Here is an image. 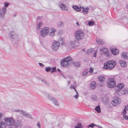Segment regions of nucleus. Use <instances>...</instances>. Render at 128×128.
<instances>
[{
  "label": "nucleus",
  "mask_w": 128,
  "mask_h": 128,
  "mask_svg": "<svg viewBox=\"0 0 128 128\" xmlns=\"http://www.w3.org/2000/svg\"><path fill=\"white\" fill-rule=\"evenodd\" d=\"M78 43L75 41H71L70 42V45L72 48H74L77 46Z\"/></svg>",
  "instance_id": "15"
},
{
  "label": "nucleus",
  "mask_w": 128,
  "mask_h": 128,
  "mask_svg": "<svg viewBox=\"0 0 128 128\" xmlns=\"http://www.w3.org/2000/svg\"><path fill=\"white\" fill-rule=\"evenodd\" d=\"M95 110L97 111L98 113H100V106H98L96 107Z\"/></svg>",
  "instance_id": "32"
},
{
  "label": "nucleus",
  "mask_w": 128,
  "mask_h": 128,
  "mask_svg": "<svg viewBox=\"0 0 128 128\" xmlns=\"http://www.w3.org/2000/svg\"><path fill=\"white\" fill-rule=\"evenodd\" d=\"M56 32V30L55 28H49L48 35L50 36L53 37L55 35V32Z\"/></svg>",
  "instance_id": "9"
},
{
  "label": "nucleus",
  "mask_w": 128,
  "mask_h": 128,
  "mask_svg": "<svg viewBox=\"0 0 128 128\" xmlns=\"http://www.w3.org/2000/svg\"><path fill=\"white\" fill-rule=\"evenodd\" d=\"M95 126H97V125L94 124V123H92L91 124H90L88 125L89 126H90V127L92 128H94V127Z\"/></svg>",
  "instance_id": "45"
},
{
  "label": "nucleus",
  "mask_w": 128,
  "mask_h": 128,
  "mask_svg": "<svg viewBox=\"0 0 128 128\" xmlns=\"http://www.w3.org/2000/svg\"><path fill=\"white\" fill-rule=\"evenodd\" d=\"M22 115L27 118H30L32 119V118L31 115L29 113L23 111L22 114Z\"/></svg>",
  "instance_id": "14"
},
{
  "label": "nucleus",
  "mask_w": 128,
  "mask_h": 128,
  "mask_svg": "<svg viewBox=\"0 0 128 128\" xmlns=\"http://www.w3.org/2000/svg\"><path fill=\"white\" fill-rule=\"evenodd\" d=\"M56 71V67H54L53 68L51 67L50 72L51 73L54 72Z\"/></svg>",
  "instance_id": "37"
},
{
  "label": "nucleus",
  "mask_w": 128,
  "mask_h": 128,
  "mask_svg": "<svg viewBox=\"0 0 128 128\" xmlns=\"http://www.w3.org/2000/svg\"><path fill=\"white\" fill-rule=\"evenodd\" d=\"M105 78L102 75H100L98 77V81L102 82H103L104 81Z\"/></svg>",
  "instance_id": "21"
},
{
  "label": "nucleus",
  "mask_w": 128,
  "mask_h": 128,
  "mask_svg": "<svg viewBox=\"0 0 128 128\" xmlns=\"http://www.w3.org/2000/svg\"><path fill=\"white\" fill-rule=\"evenodd\" d=\"M82 126L80 123L78 122L77 124V126H75L74 128H82Z\"/></svg>",
  "instance_id": "34"
},
{
  "label": "nucleus",
  "mask_w": 128,
  "mask_h": 128,
  "mask_svg": "<svg viewBox=\"0 0 128 128\" xmlns=\"http://www.w3.org/2000/svg\"><path fill=\"white\" fill-rule=\"evenodd\" d=\"M93 50V48H90L88 50L87 53L88 54H90V52H91Z\"/></svg>",
  "instance_id": "46"
},
{
  "label": "nucleus",
  "mask_w": 128,
  "mask_h": 128,
  "mask_svg": "<svg viewBox=\"0 0 128 128\" xmlns=\"http://www.w3.org/2000/svg\"><path fill=\"white\" fill-rule=\"evenodd\" d=\"M121 57L123 58L127 59L128 58V53L123 52L121 55Z\"/></svg>",
  "instance_id": "19"
},
{
  "label": "nucleus",
  "mask_w": 128,
  "mask_h": 128,
  "mask_svg": "<svg viewBox=\"0 0 128 128\" xmlns=\"http://www.w3.org/2000/svg\"><path fill=\"white\" fill-rule=\"evenodd\" d=\"M40 17H38L37 19H40Z\"/></svg>",
  "instance_id": "63"
},
{
  "label": "nucleus",
  "mask_w": 128,
  "mask_h": 128,
  "mask_svg": "<svg viewBox=\"0 0 128 128\" xmlns=\"http://www.w3.org/2000/svg\"><path fill=\"white\" fill-rule=\"evenodd\" d=\"M37 126L39 128H40V123L38 122L37 124Z\"/></svg>",
  "instance_id": "56"
},
{
  "label": "nucleus",
  "mask_w": 128,
  "mask_h": 128,
  "mask_svg": "<svg viewBox=\"0 0 128 128\" xmlns=\"http://www.w3.org/2000/svg\"><path fill=\"white\" fill-rule=\"evenodd\" d=\"M50 99L51 100L50 101L52 102L55 105L57 106L59 105L58 103L55 98L53 97H50Z\"/></svg>",
  "instance_id": "16"
},
{
  "label": "nucleus",
  "mask_w": 128,
  "mask_h": 128,
  "mask_svg": "<svg viewBox=\"0 0 128 128\" xmlns=\"http://www.w3.org/2000/svg\"><path fill=\"white\" fill-rule=\"evenodd\" d=\"M76 24L78 26H80V24L78 22H76Z\"/></svg>",
  "instance_id": "57"
},
{
  "label": "nucleus",
  "mask_w": 128,
  "mask_h": 128,
  "mask_svg": "<svg viewBox=\"0 0 128 128\" xmlns=\"http://www.w3.org/2000/svg\"><path fill=\"white\" fill-rule=\"evenodd\" d=\"M126 8L128 9V4L126 6Z\"/></svg>",
  "instance_id": "60"
},
{
  "label": "nucleus",
  "mask_w": 128,
  "mask_h": 128,
  "mask_svg": "<svg viewBox=\"0 0 128 128\" xmlns=\"http://www.w3.org/2000/svg\"><path fill=\"white\" fill-rule=\"evenodd\" d=\"M111 52L114 55H116L118 54L119 50L116 48H110Z\"/></svg>",
  "instance_id": "12"
},
{
  "label": "nucleus",
  "mask_w": 128,
  "mask_h": 128,
  "mask_svg": "<svg viewBox=\"0 0 128 128\" xmlns=\"http://www.w3.org/2000/svg\"><path fill=\"white\" fill-rule=\"evenodd\" d=\"M88 71L87 70H84L83 71L82 73V75L85 76L88 72Z\"/></svg>",
  "instance_id": "49"
},
{
  "label": "nucleus",
  "mask_w": 128,
  "mask_h": 128,
  "mask_svg": "<svg viewBox=\"0 0 128 128\" xmlns=\"http://www.w3.org/2000/svg\"><path fill=\"white\" fill-rule=\"evenodd\" d=\"M120 100L118 98L116 97H114V100L111 102V104L113 106H115L117 104H119L120 103Z\"/></svg>",
  "instance_id": "8"
},
{
  "label": "nucleus",
  "mask_w": 128,
  "mask_h": 128,
  "mask_svg": "<svg viewBox=\"0 0 128 128\" xmlns=\"http://www.w3.org/2000/svg\"><path fill=\"white\" fill-rule=\"evenodd\" d=\"M76 92V94L74 96V97L75 98L77 99L78 97V94L77 91Z\"/></svg>",
  "instance_id": "52"
},
{
  "label": "nucleus",
  "mask_w": 128,
  "mask_h": 128,
  "mask_svg": "<svg viewBox=\"0 0 128 128\" xmlns=\"http://www.w3.org/2000/svg\"><path fill=\"white\" fill-rule=\"evenodd\" d=\"M41 81L44 83L46 85L48 86L49 85V84L46 81V80L44 79H42L41 80Z\"/></svg>",
  "instance_id": "39"
},
{
  "label": "nucleus",
  "mask_w": 128,
  "mask_h": 128,
  "mask_svg": "<svg viewBox=\"0 0 128 128\" xmlns=\"http://www.w3.org/2000/svg\"><path fill=\"white\" fill-rule=\"evenodd\" d=\"M9 36L12 39L17 38H18L17 36L13 32L10 33Z\"/></svg>",
  "instance_id": "17"
},
{
  "label": "nucleus",
  "mask_w": 128,
  "mask_h": 128,
  "mask_svg": "<svg viewBox=\"0 0 128 128\" xmlns=\"http://www.w3.org/2000/svg\"><path fill=\"white\" fill-rule=\"evenodd\" d=\"M64 23L62 21H60L57 23V26L58 27H61L64 26Z\"/></svg>",
  "instance_id": "29"
},
{
  "label": "nucleus",
  "mask_w": 128,
  "mask_h": 128,
  "mask_svg": "<svg viewBox=\"0 0 128 128\" xmlns=\"http://www.w3.org/2000/svg\"><path fill=\"white\" fill-rule=\"evenodd\" d=\"M14 125L16 128H21L22 126V124L20 123H19L18 124L15 123Z\"/></svg>",
  "instance_id": "28"
},
{
  "label": "nucleus",
  "mask_w": 128,
  "mask_h": 128,
  "mask_svg": "<svg viewBox=\"0 0 128 128\" xmlns=\"http://www.w3.org/2000/svg\"><path fill=\"white\" fill-rule=\"evenodd\" d=\"M26 128H31L29 126H27L26 127Z\"/></svg>",
  "instance_id": "64"
},
{
  "label": "nucleus",
  "mask_w": 128,
  "mask_h": 128,
  "mask_svg": "<svg viewBox=\"0 0 128 128\" xmlns=\"http://www.w3.org/2000/svg\"><path fill=\"white\" fill-rule=\"evenodd\" d=\"M96 84L95 81H92L91 82L90 86L91 88L94 89L96 87Z\"/></svg>",
  "instance_id": "20"
},
{
  "label": "nucleus",
  "mask_w": 128,
  "mask_h": 128,
  "mask_svg": "<svg viewBox=\"0 0 128 128\" xmlns=\"http://www.w3.org/2000/svg\"><path fill=\"white\" fill-rule=\"evenodd\" d=\"M58 41L62 44L64 43V39L63 38H60L58 39Z\"/></svg>",
  "instance_id": "43"
},
{
  "label": "nucleus",
  "mask_w": 128,
  "mask_h": 128,
  "mask_svg": "<svg viewBox=\"0 0 128 128\" xmlns=\"http://www.w3.org/2000/svg\"><path fill=\"white\" fill-rule=\"evenodd\" d=\"M49 28L46 26L42 28L40 31V34L41 36L44 37L48 35Z\"/></svg>",
  "instance_id": "4"
},
{
  "label": "nucleus",
  "mask_w": 128,
  "mask_h": 128,
  "mask_svg": "<svg viewBox=\"0 0 128 128\" xmlns=\"http://www.w3.org/2000/svg\"><path fill=\"white\" fill-rule=\"evenodd\" d=\"M9 4V3L7 2H5L4 3V6L5 7H7Z\"/></svg>",
  "instance_id": "48"
},
{
  "label": "nucleus",
  "mask_w": 128,
  "mask_h": 128,
  "mask_svg": "<svg viewBox=\"0 0 128 128\" xmlns=\"http://www.w3.org/2000/svg\"><path fill=\"white\" fill-rule=\"evenodd\" d=\"M76 87L75 86H73L72 85L70 86V88L71 89H73L76 92L77 90L75 89Z\"/></svg>",
  "instance_id": "47"
},
{
  "label": "nucleus",
  "mask_w": 128,
  "mask_h": 128,
  "mask_svg": "<svg viewBox=\"0 0 128 128\" xmlns=\"http://www.w3.org/2000/svg\"><path fill=\"white\" fill-rule=\"evenodd\" d=\"M88 10L89 8L88 7L83 8L82 10V12L83 14H88Z\"/></svg>",
  "instance_id": "26"
},
{
  "label": "nucleus",
  "mask_w": 128,
  "mask_h": 128,
  "mask_svg": "<svg viewBox=\"0 0 128 128\" xmlns=\"http://www.w3.org/2000/svg\"><path fill=\"white\" fill-rule=\"evenodd\" d=\"M64 59L69 64L71 60V58L69 56H68L66 58H65Z\"/></svg>",
  "instance_id": "31"
},
{
  "label": "nucleus",
  "mask_w": 128,
  "mask_h": 128,
  "mask_svg": "<svg viewBox=\"0 0 128 128\" xmlns=\"http://www.w3.org/2000/svg\"><path fill=\"white\" fill-rule=\"evenodd\" d=\"M120 66L122 67H124L126 66V64L125 61L124 60H121L120 61Z\"/></svg>",
  "instance_id": "22"
},
{
  "label": "nucleus",
  "mask_w": 128,
  "mask_h": 128,
  "mask_svg": "<svg viewBox=\"0 0 128 128\" xmlns=\"http://www.w3.org/2000/svg\"><path fill=\"white\" fill-rule=\"evenodd\" d=\"M126 106H125V107L124 108V110L122 112V114H123V115H126Z\"/></svg>",
  "instance_id": "41"
},
{
  "label": "nucleus",
  "mask_w": 128,
  "mask_h": 128,
  "mask_svg": "<svg viewBox=\"0 0 128 128\" xmlns=\"http://www.w3.org/2000/svg\"><path fill=\"white\" fill-rule=\"evenodd\" d=\"M60 45L59 42L56 40H54L52 43V48L53 50L56 51L58 50Z\"/></svg>",
  "instance_id": "6"
},
{
  "label": "nucleus",
  "mask_w": 128,
  "mask_h": 128,
  "mask_svg": "<svg viewBox=\"0 0 128 128\" xmlns=\"http://www.w3.org/2000/svg\"><path fill=\"white\" fill-rule=\"evenodd\" d=\"M51 69V67H46L45 69V71L47 72H48L49 71H50V70Z\"/></svg>",
  "instance_id": "44"
},
{
  "label": "nucleus",
  "mask_w": 128,
  "mask_h": 128,
  "mask_svg": "<svg viewBox=\"0 0 128 128\" xmlns=\"http://www.w3.org/2000/svg\"><path fill=\"white\" fill-rule=\"evenodd\" d=\"M14 112H18L20 114H22L23 112V111L21 110L18 109L17 110H14Z\"/></svg>",
  "instance_id": "36"
},
{
  "label": "nucleus",
  "mask_w": 128,
  "mask_h": 128,
  "mask_svg": "<svg viewBox=\"0 0 128 128\" xmlns=\"http://www.w3.org/2000/svg\"><path fill=\"white\" fill-rule=\"evenodd\" d=\"M38 64L42 68L44 67V65L40 63H38Z\"/></svg>",
  "instance_id": "54"
},
{
  "label": "nucleus",
  "mask_w": 128,
  "mask_h": 128,
  "mask_svg": "<svg viewBox=\"0 0 128 128\" xmlns=\"http://www.w3.org/2000/svg\"><path fill=\"white\" fill-rule=\"evenodd\" d=\"M94 68H92L90 67V73H92L93 72Z\"/></svg>",
  "instance_id": "53"
},
{
  "label": "nucleus",
  "mask_w": 128,
  "mask_h": 128,
  "mask_svg": "<svg viewBox=\"0 0 128 128\" xmlns=\"http://www.w3.org/2000/svg\"><path fill=\"white\" fill-rule=\"evenodd\" d=\"M126 108V110L128 111V104L127 105Z\"/></svg>",
  "instance_id": "59"
},
{
  "label": "nucleus",
  "mask_w": 128,
  "mask_h": 128,
  "mask_svg": "<svg viewBox=\"0 0 128 128\" xmlns=\"http://www.w3.org/2000/svg\"><path fill=\"white\" fill-rule=\"evenodd\" d=\"M98 52V50H95L94 52V57H96V54Z\"/></svg>",
  "instance_id": "50"
},
{
  "label": "nucleus",
  "mask_w": 128,
  "mask_h": 128,
  "mask_svg": "<svg viewBox=\"0 0 128 128\" xmlns=\"http://www.w3.org/2000/svg\"><path fill=\"white\" fill-rule=\"evenodd\" d=\"M123 116L125 120H128V116L125 115H123Z\"/></svg>",
  "instance_id": "51"
},
{
  "label": "nucleus",
  "mask_w": 128,
  "mask_h": 128,
  "mask_svg": "<svg viewBox=\"0 0 128 128\" xmlns=\"http://www.w3.org/2000/svg\"><path fill=\"white\" fill-rule=\"evenodd\" d=\"M60 6L61 9L63 11H67L68 10L66 6L64 4H61L60 5Z\"/></svg>",
  "instance_id": "18"
},
{
  "label": "nucleus",
  "mask_w": 128,
  "mask_h": 128,
  "mask_svg": "<svg viewBox=\"0 0 128 128\" xmlns=\"http://www.w3.org/2000/svg\"><path fill=\"white\" fill-rule=\"evenodd\" d=\"M44 95L50 101L51 100L50 99V97H52L50 96L49 94L46 93H44Z\"/></svg>",
  "instance_id": "35"
},
{
  "label": "nucleus",
  "mask_w": 128,
  "mask_h": 128,
  "mask_svg": "<svg viewBox=\"0 0 128 128\" xmlns=\"http://www.w3.org/2000/svg\"><path fill=\"white\" fill-rule=\"evenodd\" d=\"M73 64L74 66L76 68H78L80 66V64L78 62H74L73 63Z\"/></svg>",
  "instance_id": "24"
},
{
  "label": "nucleus",
  "mask_w": 128,
  "mask_h": 128,
  "mask_svg": "<svg viewBox=\"0 0 128 128\" xmlns=\"http://www.w3.org/2000/svg\"><path fill=\"white\" fill-rule=\"evenodd\" d=\"M74 36L77 40H80L83 39L84 38V34L82 30H78L75 32Z\"/></svg>",
  "instance_id": "2"
},
{
  "label": "nucleus",
  "mask_w": 128,
  "mask_h": 128,
  "mask_svg": "<svg viewBox=\"0 0 128 128\" xmlns=\"http://www.w3.org/2000/svg\"><path fill=\"white\" fill-rule=\"evenodd\" d=\"M72 8L75 10L77 11H80V9L78 6H72Z\"/></svg>",
  "instance_id": "27"
},
{
  "label": "nucleus",
  "mask_w": 128,
  "mask_h": 128,
  "mask_svg": "<svg viewBox=\"0 0 128 128\" xmlns=\"http://www.w3.org/2000/svg\"><path fill=\"white\" fill-rule=\"evenodd\" d=\"M0 17L2 18H4L6 13V9L5 7H3L2 9H0Z\"/></svg>",
  "instance_id": "10"
},
{
  "label": "nucleus",
  "mask_w": 128,
  "mask_h": 128,
  "mask_svg": "<svg viewBox=\"0 0 128 128\" xmlns=\"http://www.w3.org/2000/svg\"><path fill=\"white\" fill-rule=\"evenodd\" d=\"M100 51L103 52L104 55L107 57H110L111 55L109 53V51L108 48L104 47H102L100 48Z\"/></svg>",
  "instance_id": "7"
},
{
  "label": "nucleus",
  "mask_w": 128,
  "mask_h": 128,
  "mask_svg": "<svg viewBox=\"0 0 128 128\" xmlns=\"http://www.w3.org/2000/svg\"><path fill=\"white\" fill-rule=\"evenodd\" d=\"M4 116V114L3 113L0 112V121L2 120Z\"/></svg>",
  "instance_id": "42"
},
{
  "label": "nucleus",
  "mask_w": 128,
  "mask_h": 128,
  "mask_svg": "<svg viewBox=\"0 0 128 128\" xmlns=\"http://www.w3.org/2000/svg\"><path fill=\"white\" fill-rule=\"evenodd\" d=\"M96 42L98 44H102L104 43V41L100 38L97 39L96 40Z\"/></svg>",
  "instance_id": "23"
},
{
  "label": "nucleus",
  "mask_w": 128,
  "mask_h": 128,
  "mask_svg": "<svg viewBox=\"0 0 128 128\" xmlns=\"http://www.w3.org/2000/svg\"><path fill=\"white\" fill-rule=\"evenodd\" d=\"M116 82L114 78H111L108 80V87L112 88L116 86Z\"/></svg>",
  "instance_id": "5"
},
{
  "label": "nucleus",
  "mask_w": 128,
  "mask_h": 128,
  "mask_svg": "<svg viewBox=\"0 0 128 128\" xmlns=\"http://www.w3.org/2000/svg\"><path fill=\"white\" fill-rule=\"evenodd\" d=\"M88 24L90 26H92L94 24V22L92 21H89L88 22Z\"/></svg>",
  "instance_id": "40"
},
{
  "label": "nucleus",
  "mask_w": 128,
  "mask_h": 128,
  "mask_svg": "<svg viewBox=\"0 0 128 128\" xmlns=\"http://www.w3.org/2000/svg\"><path fill=\"white\" fill-rule=\"evenodd\" d=\"M116 64L114 60H109L106 63L104 64L103 68L108 70H111L115 66Z\"/></svg>",
  "instance_id": "1"
},
{
  "label": "nucleus",
  "mask_w": 128,
  "mask_h": 128,
  "mask_svg": "<svg viewBox=\"0 0 128 128\" xmlns=\"http://www.w3.org/2000/svg\"><path fill=\"white\" fill-rule=\"evenodd\" d=\"M124 87V85L123 84H119L115 88L116 92H118L120 90Z\"/></svg>",
  "instance_id": "11"
},
{
  "label": "nucleus",
  "mask_w": 128,
  "mask_h": 128,
  "mask_svg": "<svg viewBox=\"0 0 128 128\" xmlns=\"http://www.w3.org/2000/svg\"><path fill=\"white\" fill-rule=\"evenodd\" d=\"M6 124L8 126H12L15 124V120L12 118L6 117L4 119Z\"/></svg>",
  "instance_id": "3"
},
{
  "label": "nucleus",
  "mask_w": 128,
  "mask_h": 128,
  "mask_svg": "<svg viewBox=\"0 0 128 128\" xmlns=\"http://www.w3.org/2000/svg\"><path fill=\"white\" fill-rule=\"evenodd\" d=\"M73 86H75L76 87L77 86V84H76V83L75 82H74L73 84V85H72Z\"/></svg>",
  "instance_id": "55"
},
{
  "label": "nucleus",
  "mask_w": 128,
  "mask_h": 128,
  "mask_svg": "<svg viewBox=\"0 0 128 128\" xmlns=\"http://www.w3.org/2000/svg\"><path fill=\"white\" fill-rule=\"evenodd\" d=\"M70 84V81H68V84Z\"/></svg>",
  "instance_id": "61"
},
{
  "label": "nucleus",
  "mask_w": 128,
  "mask_h": 128,
  "mask_svg": "<svg viewBox=\"0 0 128 128\" xmlns=\"http://www.w3.org/2000/svg\"><path fill=\"white\" fill-rule=\"evenodd\" d=\"M96 126H97L98 128H103L101 126H100L98 125H97Z\"/></svg>",
  "instance_id": "58"
},
{
  "label": "nucleus",
  "mask_w": 128,
  "mask_h": 128,
  "mask_svg": "<svg viewBox=\"0 0 128 128\" xmlns=\"http://www.w3.org/2000/svg\"><path fill=\"white\" fill-rule=\"evenodd\" d=\"M81 51H83V52H85V50L84 49L82 50H81Z\"/></svg>",
  "instance_id": "62"
},
{
  "label": "nucleus",
  "mask_w": 128,
  "mask_h": 128,
  "mask_svg": "<svg viewBox=\"0 0 128 128\" xmlns=\"http://www.w3.org/2000/svg\"><path fill=\"white\" fill-rule=\"evenodd\" d=\"M128 92V88H125L122 91V93L123 94H126Z\"/></svg>",
  "instance_id": "33"
},
{
  "label": "nucleus",
  "mask_w": 128,
  "mask_h": 128,
  "mask_svg": "<svg viewBox=\"0 0 128 128\" xmlns=\"http://www.w3.org/2000/svg\"><path fill=\"white\" fill-rule=\"evenodd\" d=\"M70 64L68 62H66L64 59H62L60 62V64L62 66L65 67Z\"/></svg>",
  "instance_id": "13"
},
{
  "label": "nucleus",
  "mask_w": 128,
  "mask_h": 128,
  "mask_svg": "<svg viewBox=\"0 0 128 128\" xmlns=\"http://www.w3.org/2000/svg\"><path fill=\"white\" fill-rule=\"evenodd\" d=\"M6 125L3 122H0V128H6Z\"/></svg>",
  "instance_id": "30"
},
{
  "label": "nucleus",
  "mask_w": 128,
  "mask_h": 128,
  "mask_svg": "<svg viewBox=\"0 0 128 128\" xmlns=\"http://www.w3.org/2000/svg\"><path fill=\"white\" fill-rule=\"evenodd\" d=\"M43 25V22H40L37 24L36 28L38 30H40Z\"/></svg>",
  "instance_id": "25"
},
{
  "label": "nucleus",
  "mask_w": 128,
  "mask_h": 128,
  "mask_svg": "<svg viewBox=\"0 0 128 128\" xmlns=\"http://www.w3.org/2000/svg\"><path fill=\"white\" fill-rule=\"evenodd\" d=\"M91 98L92 100L94 101H96L97 100V96L94 95H92L91 96Z\"/></svg>",
  "instance_id": "38"
}]
</instances>
